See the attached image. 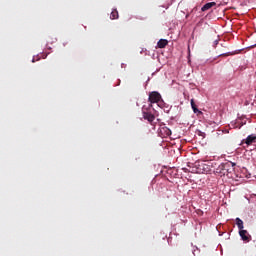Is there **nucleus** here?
Wrapping results in <instances>:
<instances>
[{"label":"nucleus","mask_w":256,"mask_h":256,"mask_svg":"<svg viewBox=\"0 0 256 256\" xmlns=\"http://www.w3.org/2000/svg\"><path fill=\"white\" fill-rule=\"evenodd\" d=\"M150 103H159L161 101V94L157 91H153L149 94Z\"/></svg>","instance_id":"nucleus-1"},{"label":"nucleus","mask_w":256,"mask_h":256,"mask_svg":"<svg viewBox=\"0 0 256 256\" xmlns=\"http://www.w3.org/2000/svg\"><path fill=\"white\" fill-rule=\"evenodd\" d=\"M143 117L149 123H153L155 121V115L151 114V112H143Z\"/></svg>","instance_id":"nucleus-2"},{"label":"nucleus","mask_w":256,"mask_h":256,"mask_svg":"<svg viewBox=\"0 0 256 256\" xmlns=\"http://www.w3.org/2000/svg\"><path fill=\"white\" fill-rule=\"evenodd\" d=\"M166 45H169V41H167V39H160L157 43V47L159 49H165Z\"/></svg>","instance_id":"nucleus-3"},{"label":"nucleus","mask_w":256,"mask_h":256,"mask_svg":"<svg viewBox=\"0 0 256 256\" xmlns=\"http://www.w3.org/2000/svg\"><path fill=\"white\" fill-rule=\"evenodd\" d=\"M239 235L242 241H249V233L247 232V230H240Z\"/></svg>","instance_id":"nucleus-4"},{"label":"nucleus","mask_w":256,"mask_h":256,"mask_svg":"<svg viewBox=\"0 0 256 256\" xmlns=\"http://www.w3.org/2000/svg\"><path fill=\"white\" fill-rule=\"evenodd\" d=\"M255 141H256V136L255 135H253V134H251V135H249L247 138H246V140H245V143H246V145H253V143H255Z\"/></svg>","instance_id":"nucleus-5"},{"label":"nucleus","mask_w":256,"mask_h":256,"mask_svg":"<svg viewBox=\"0 0 256 256\" xmlns=\"http://www.w3.org/2000/svg\"><path fill=\"white\" fill-rule=\"evenodd\" d=\"M215 5H217V3H215V2H208V3H206V4L201 8V11H209V9H211L212 7H215Z\"/></svg>","instance_id":"nucleus-6"},{"label":"nucleus","mask_w":256,"mask_h":256,"mask_svg":"<svg viewBox=\"0 0 256 256\" xmlns=\"http://www.w3.org/2000/svg\"><path fill=\"white\" fill-rule=\"evenodd\" d=\"M161 133H164L165 137H171V129H169L167 127H163L161 129Z\"/></svg>","instance_id":"nucleus-7"},{"label":"nucleus","mask_w":256,"mask_h":256,"mask_svg":"<svg viewBox=\"0 0 256 256\" xmlns=\"http://www.w3.org/2000/svg\"><path fill=\"white\" fill-rule=\"evenodd\" d=\"M110 19H119V12L117 11V9H114L111 14H110Z\"/></svg>","instance_id":"nucleus-8"},{"label":"nucleus","mask_w":256,"mask_h":256,"mask_svg":"<svg viewBox=\"0 0 256 256\" xmlns=\"http://www.w3.org/2000/svg\"><path fill=\"white\" fill-rule=\"evenodd\" d=\"M190 103L194 113H201V111H199L197 105L195 104V100L191 99Z\"/></svg>","instance_id":"nucleus-9"},{"label":"nucleus","mask_w":256,"mask_h":256,"mask_svg":"<svg viewBox=\"0 0 256 256\" xmlns=\"http://www.w3.org/2000/svg\"><path fill=\"white\" fill-rule=\"evenodd\" d=\"M236 225L240 231L243 230V220H241L240 218H236Z\"/></svg>","instance_id":"nucleus-10"},{"label":"nucleus","mask_w":256,"mask_h":256,"mask_svg":"<svg viewBox=\"0 0 256 256\" xmlns=\"http://www.w3.org/2000/svg\"><path fill=\"white\" fill-rule=\"evenodd\" d=\"M227 167H229V164H221L218 169L222 173V171L227 170Z\"/></svg>","instance_id":"nucleus-11"}]
</instances>
